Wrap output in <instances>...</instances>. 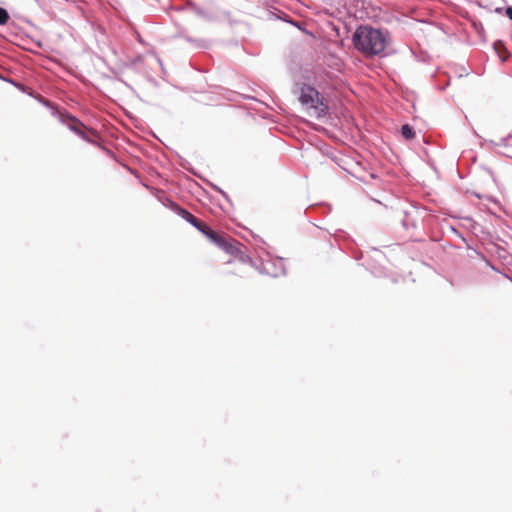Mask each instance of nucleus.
I'll use <instances>...</instances> for the list:
<instances>
[{
  "label": "nucleus",
  "instance_id": "9d476101",
  "mask_svg": "<svg viewBox=\"0 0 512 512\" xmlns=\"http://www.w3.org/2000/svg\"><path fill=\"white\" fill-rule=\"evenodd\" d=\"M494 47H495L496 51L498 52V54H500V50H499V48H500V49H503V51H504L505 53L507 52V51H506V49H505V47H504V45H503L502 43H496V44L494 45Z\"/></svg>",
  "mask_w": 512,
  "mask_h": 512
},
{
  "label": "nucleus",
  "instance_id": "6e6552de",
  "mask_svg": "<svg viewBox=\"0 0 512 512\" xmlns=\"http://www.w3.org/2000/svg\"><path fill=\"white\" fill-rule=\"evenodd\" d=\"M9 20V14L8 12L0 7V25H5Z\"/></svg>",
  "mask_w": 512,
  "mask_h": 512
},
{
  "label": "nucleus",
  "instance_id": "20e7f679",
  "mask_svg": "<svg viewBox=\"0 0 512 512\" xmlns=\"http://www.w3.org/2000/svg\"><path fill=\"white\" fill-rule=\"evenodd\" d=\"M218 247L234 257H238L242 254L241 244L238 241L226 236L223 238Z\"/></svg>",
  "mask_w": 512,
  "mask_h": 512
},
{
  "label": "nucleus",
  "instance_id": "0eeeda50",
  "mask_svg": "<svg viewBox=\"0 0 512 512\" xmlns=\"http://www.w3.org/2000/svg\"><path fill=\"white\" fill-rule=\"evenodd\" d=\"M401 134L405 139H408V140L413 139L415 136V133H414L412 127L408 124H405L402 126Z\"/></svg>",
  "mask_w": 512,
  "mask_h": 512
},
{
  "label": "nucleus",
  "instance_id": "423d86ee",
  "mask_svg": "<svg viewBox=\"0 0 512 512\" xmlns=\"http://www.w3.org/2000/svg\"><path fill=\"white\" fill-rule=\"evenodd\" d=\"M224 237H225V235L219 234L218 232L214 231L213 229L211 231H209V233L207 234V238L210 241H212L214 244H216L217 246L221 243V241L223 240Z\"/></svg>",
  "mask_w": 512,
  "mask_h": 512
},
{
  "label": "nucleus",
  "instance_id": "f257e3e1",
  "mask_svg": "<svg viewBox=\"0 0 512 512\" xmlns=\"http://www.w3.org/2000/svg\"><path fill=\"white\" fill-rule=\"evenodd\" d=\"M355 48L365 56L382 53L386 48V37L383 33L369 26H360L352 37Z\"/></svg>",
  "mask_w": 512,
  "mask_h": 512
},
{
  "label": "nucleus",
  "instance_id": "9b49d317",
  "mask_svg": "<svg viewBox=\"0 0 512 512\" xmlns=\"http://www.w3.org/2000/svg\"><path fill=\"white\" fill-rule=\"evenodd\" d=\"M506 15H507L510 19H512V6L507 8V10H506Z\"/></svg>",
  "mask_w": 512,
  "mask_h": 512
},
{
  "label": "nucleus",
  "instance_id": "39448f33",
  "mask_svg": "<svg viewBox=\"0 0 512 512\" xmlns=\"http://www.w3.org/2000/svg\"><path fill=\"white\" fill-rule=\"evenodd\" d=\"M175 211L177 212V214L179 216H181L183 219H185L187 222H189L190 224H192L194 227H198L199 225V219L196 218L193 214H191L189 211H187L186 209H183L179 206H176L175 207Z\"/></svg>",
  "mask_w": 512,
  "mask_h": 512
},
{
  "label": "nucleus",
  "instance_id": "7ed1b4c3",
  "mask_svg": "<svg viewBox=\"0 0 512 512\" xmlns=\"http://www.w3.org/2000/svg\"><path fill=\"white\" fill-rule=\"evenodd\" d=\"M62 122L70 130L88 142L94 143L98 138V134L94 129L88 128L80 120L71 115L62 116Z\"/></svg>",
  "mask_w": 512,
  "mask_h": 512
},
{
  "label": "nucleus",
  "instance_id": "f8f14e48",
  "mask_svg": "<svg viewBox=\"0 0 512 512\" xmlns=\"http://www.w3.org/2000/svg\"><path fill=\"white\" fill-rule=\"evenodd\" d=\"M499 50H500V54H499V56L504 60V58L502 57V54H501V52H503V49H500V48H499Z\"/></svg>",
  "mask_w": 512,
  "mask_h": 512
},
{
  "label": "nucleus",
  "instance_id": "1a4fd4ad",
  "mask_svg": "<svg viewBox=\"0 0 512 512\" xmlns=\"http://www.w3.org/2000/svg\"><path fill=\"white\" fill-rule=\"evenodd\" d=\"M202 234H204L206 237H207V234L209 233V231H211L212 229L207 226L205 223H203L202 221L199 220V225L198 227H196Z\"/></svg>",
  "mask_w": 512,
  "mask_h": 512
},
{
  "label": "nucleus",
  "instance_id": "f03ea898",
  "mask_svg": "<svg viewBox=\"0 0 512 512\" xmlns=\"http://www.w3.org/2000/svg\"><path fill=\"white\" fill-rule=\"evenodd\" d=\"M299 100L303 105L315 109L318 116L324 115L327 111V106L322 102L319 92L313 87L302 86Z\"/></svg>",
  "mask_w": 512,
  "mask_h": 512
}]
</instances>
